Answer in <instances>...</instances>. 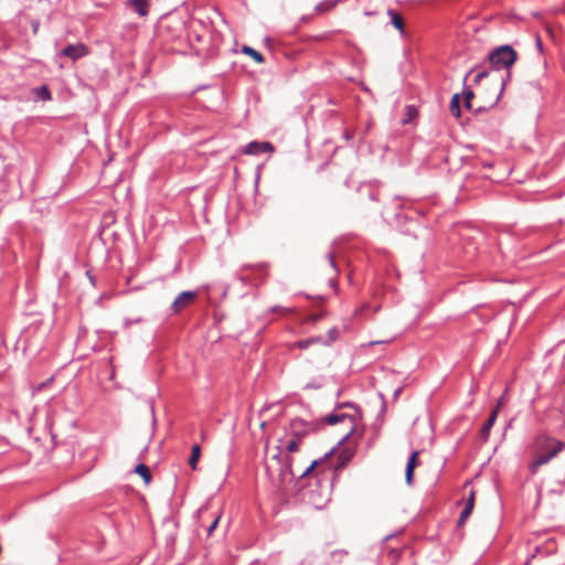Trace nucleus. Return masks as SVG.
<instances>
[{
  "mask_svg": "<svg viewBox=\"0 0 565 565\" xmlns=\"http://www.w3.org/2000/svg\"><path fill=\"white\" fill-rule=\"evenodd\" d=\"M323 422L329 425L340 424L343 426L344 435L339 441V445L342 446L339 452L340 462L337 467H344L353 458L355 447L363 436V429L360 428L355 416L341 412L327 415Z\"/></svg>",
  "mask_w": 565,
  "mask_h": 565,
  "instance_id": "nucleus-1",
  "label": "nucleus"
},
{
  "mask_svg": "<svg viewBox=\"0 0 565 565\" xmlns=\"http://www.w3.org/2000/svg\"><path fill=\"white\" fill-rule=\"evenodd\" d=\"M564 448L565 444L563 441L550 437L544 438V440L539 445V454L531 463L532 472H535L539 467L550 462Z\"/></svg>",
  "mask_w": 565,
  "mask_h": 565,
  "instance_id": "nucleus-2",
  "label": "nucleus"
},
{
  "mask_svg": "<svg viewBox=\"0 0 565 565\" xmlns=\"http://www.w3.org/2000/svg\"><path fill=\"white\" fill-rule=\"evenodd\" d=\"M489 61L495 71L505 70L516 61V52L511 45H501L489 54Z\"/></svg>",
  "mask_w": 565,
  "mask_h": 565,
  "instance_id": "nucleus-3",
  "label": "nucleus"
},
{
  "mask_svg": "<svg viewBox=\"0 0 565 565\" xmlns=\"http://www.w3.org/2000/svg\"><path fill=\"white\" fill-rule=\"evenodd\" d=\"M275 150L274 146L267 141H252L245 146L244 153L249 156H257L262 152L273 153Z\"/></svg>",
  "mask_w": 565,
  "mask_h": 565,
  "instance_id": "nucleus-4",
  "label": "nucleus"
},
{
  "mask_svg": "<svg viewBox=\"0 0 565 565\" xmlns=\"http://www.w3.org/2000/svg\"><path fill=\"white\" fill-rule=\"evenodd\" d=\"M60 54L76 61L83 56H86L88 54V49L82 43L71 44L64 47Z\"/></svg>",
  "mask_w": 565,
  "mask_h": 565,
  "instance_id": "nucleus-5",
  "label": "nucleus"
},
{
  "mask_svg": "<svg viewBox=\"0 0 565 565\" xmlns=\"http://www.w3.org/2000/svg\"><path fill=\"white\" fill-rule=\"evenodd\" d=\"M196 297V294L193 291H183L181 292L172 302V309L174 312H179L188 307Z\"/></svg>",
  "mask_w": 565,
  "mask_h": 565,
  "instance_id": "nucleus-6",
  "label": "nucleus"
},
{
  "mask_svg": "<svg viewBox=\"0 0 565 565\" xmlns=\"http://www.w3.org/2000/svg\"><path fill=\"white\" fill-rule=\"evenodd\" d=\"M498 417V408H494L489 417V419L484 423L480 430V438L482 441H487L491 431L492 426L494 425Z\"/></svg>",
  "mask_w": 565,
  "mask_h": 565,
  "instance_id": "nucleus-7",
  "label": "nucleus"
},
{
  "mask_svg": "<svg viewBox=\"0 0 565 565\" xmlns=\"http://www.w3.org/2000/svg\"><path fill=\"white\" fill-rule=\"evenodd\" d=\"M418 455H419V451L416 450V451H413L408 458L406 469H405V479H406L407 484H412L413 473H414V469L417 465Z\"/></svg>",
  "mask_w": 565,
  "mask_h": 565,
  "instance_id": "nucleus-8",
  "label": "nucleus"
},
{
  "mask_svg": "<svg viewBox=\"0 0 565 565\" xmlns=\"http://www.w3.org/2000/svg\"><path fill=\"white\" fill-rule=\"evenodd\" d=\"M127 3L140 17H146L149 12V4L147 0H129Z\"/></svg>",
  "mask_w": 565,
  "mask_h": 565,
  "instance_id": "nucleus-9",
  "label": "nucleus"
},
{
  "mask_svg": "<svg viewBox=\"0 0 565 565\" xmlns=\"http://www.w3.org/2000/svg\"><path fill=\"white\" fill-rule=\"evenodd\" d=\"M387 14L391 17V22L392 24L399 31V32H404V20L403 18L401 17V14H398L396 11L394 10H388L387 11Z\"/></svg>",
  "mask_w": 565,
  "mask_h": 565,
  "instance_id": "nucleus-10",
  "label": "nucleus"
},
{
  "mask_svg": "<svg viewBox=\"0 0 565 565\" xmlns=\"http://www.w3.org/2000/svg\"><path fill=\"white\" fill-rule=\"evenodd\" d=\"M200 456H201V448L199 445H194L192 447V450H191V456L189 458V465L191 466V468L193 470L196 469V465H198V461L200 459Z\"/></svg>",
  "mask_w": 565,
  "mask_h": 565,
  "instance_id": "nucleus-11",
  "label": "nucleus"
},
{
  "mask_svg": "<svg viewBox=\"0 0 565 565\" xmlns=\"http://www.w3.org/2000/svg\"><path fill=\"white\" fill-rule=\"evenodd\" d=\"M449 110L452 116L459 117L460 116V97L458 94H455L451 98Z\"/></svg>",
  "mask_w": 565,
  "mask_h": 565,
  "instance_id": "nucleus-12",
  "label": "nucleus"
},
{
  "mask_svg": "<svg viewBox=\"0 0 565 565\" xmlns=\"http://www.w3.org/2000/svg\"><path fill=\"white\" fill-rule=\"evenodd\" d=\"M243 53L250 56L256 63L260 64L264 62V56L256 50L249 46H243L242 49Z\"/></svg>",
  "mask_w": 565,
  "mask_h": 565,
  "instance_id": "nucleus-13",
  "label": "nucleus"
},
{
  "mask_svg": "<svg viewBox=\"0 0 565 565\" xmlns=\"http://www.w3.org/2000/svg\"><path fill=\"white\" fill-rule=\"evenodd\" d=\"M473 509V493L470 494V498L468 499L465 509L462 510L460 514V522H463L470 514Z\"/></svg>",
  "mask_w": 565,
  "mask_h": 565,
  "instance_id": "nucleus-14",
  "label": "nucleus"
},
{
  "mask_svg": "<svg viewBox=\"0 0 565 565\" xmlns=\"http://www.w3.org/2000/svg\"><path fill=\"white\" fill-rule=\"evenodd\" d=\"M341 0H326L323 2H320L317 7H316V10L319 11V12H326V11H329L331 9H333L337 3H339Z\"/></svg>",
  "mask_w": 565,
  "mask_h": 565,
  "instance_id": "nucleus-15",
  "label": "nucleus"
},
{
  "mask_svg": "<svg viewBox=\"0 0 565 565\" xmlns=\"http://www.w3.org/2000/svg\"><path fill=\"white\" fill-rule=\"evenodd\" d=\"M135 471H136V473L141 476L147 483L150 481V479H151L150 470L146 465H143V463L138 465L136 467Z\"/></svg>",
  "mask_w": 565,
  "mask_h": 565,
  "instance_id": "nucleus-16",
  "label": "nucleus"
},
{
  "mask_svg": "<svg viewBox=\"0 0 565 565\" xmlns=\"http://www.w3.org/2000/svg\"><path fill=\"white\" fill-rule=\"evenodd\" d=\"M298 449H299V437L297 435L287 441L286 450L288 452H296V451H298Z\"/></svg>",
  "mask_w": 565,
  "mask_h": 565,
  "instance_id": "nucleus-17",
  "label": "nucleus"
},
{
  "mask_svg": "<svg viewBox=\"0 0 565 565\" xmlns=\"http://www.w3.org/2000/svg\"><path fill=\"white\" fill-rule=\"evenodd\" d=\"M38 96L42 99V100H50L51 99V93L49 90V88L46 86H41L39 89H38Z\"/></svg>",
  "mask_w": 565,
  "mask_h": 565,
  "instance_id": "nucleus-18",
  "label": "nucleus"
},
{
  "mask_svg": "<svg viewBox=\"0 0 565 565\" xmlns=\"http://www.w3.org/2000/svg\"><path fill=\"white\" fill-rule=\"evenodd\" d=\"M316 341H318V340L317 339L300 340V341L296 342L295 345L301 350H305V349L309 348V345Z\"/></svg>",
  "mask_w": 565,
  "mask_h": 565,
  "instance_id": "nucleus-19",
  "label": "nucleus"
},
{
  "mask_svg": "<svg viewBox=\"0 0 565 565\" xmlns=\"http://www.w3.org/2000/svg\"><path fill=\"white\" fill-rule=\"evenodd\" d=\"M463 97H465V106L467 108H470L471 107L470 102H471V98L473 97L472 90H470V89L463 90Z\"/></svg>",
  "mask_w": 565,
  "mask_h": 565,
  "instance_id": "nucleus-20",
  "label": "nucleus"
},
{
  "mask_svg": "<svg viewBox=\"0 0 565 565\" xmlns=\"http://www.w3.org/2000/svg\"><path fill=\"white\" fill-rule=\"evenodd\" d=\"M491 75V72H488V71H481V72H478L475 77H473V82L475 83H479L481 79L488 77Z\"/></svg>",
  "mask_w": 565,
  "mask_h": 565,
  "instance_id": "nucleus-21",
  "label": "nucleus"
},
{
  "mask_svg": "<svg viewBox=\"0 0 565 565\" xmlns=\"http://www.w3.org/2000/svg\"><path fill=\"white\" fill-rule=\"evenodd\" d=\"M218 521H220V516H216V518L214 519V521L212 522V524H211V525L209 526V529H207V533H209V534H211V533L216 529V526H217V524H218Z\"/></svg>",
  "mask_w": 565,
  "mask_h": 565,
  "instance_id": "nucleus-22",
  "label": "nucleus"
},
{
  "mask_svg": "<svg viewBox=\"0 0 565 565\" xmlns=\"http://www.w3.org/2000/svg\"><path fill=\"white\" fill-rule=\"evenodd\" d=\"M317 465V461H313L307 469L306 471L302 473V476H307Z\"/></svg>",
  "mask_w": 565,
  "mask_h": 565,
  "instance_id": "nucleus-23",
  "label": "nucleus"
},
{
  "mask_svg": "<svg viewBox=\"0 0 565 565\" xmlns=\"http://www.w3.org/2000/svg\"><path fill=\"white\" fill-rule=\"evenodd\" d=\"M503 404V398L501 397L498 402V405L495 408H498V411L500 409L501 405Z\"/></svg>",
  "mask_w": 565,
  "mask_h": 565,
  "instance_id": "nucleus-24",
  "label": "nucleus"
},
{
  "mask_svg": "<svg viewBox=\"0 0 565 565\" xmlns=\"http://www.w3.org/2000/svg\"><path fill=\"white\" fill-rule=\"evenodd\" d=\"M498 81L501 83V90H502L503 89V85H504V81H503L502 77H500Z\"/></svg>",
  "mask_w": 565,
  "mask_h": 565,
  "instance_id": "nucleus-25",
  "label": "nucleus"
},
{
  "mask_svg": "<svg viewBox=\"0 0 565 565\" xmlns=\"http://www.w3.org/2000/svg\"><path fill=\"white\" fill-rule=\"evenodd\" d=\"M536 43H537V47H539L540 50H542V43H541V40H540V39H537Z\"/></svg>",
  "mask_w": 565,
  "mask_h": 565,
  "instance_id": "nucleus-26",
  "label": "nucleus"
},
{
  "mask_svg": "<svg viewBox=\"0 0 565 565\" xmlns=\"http://www.w3.org/2000/svg\"><path fill=\"white\" fill-rule=\"evenodd\" d=\"M329 257H330V264H331L332 266H334V259H333V256H332V255H330Z\"/></svg>",
  "mask_w": 565,
  "mask_h": 565,
  "instance_id": "nucleus-27",
  "label": "nucleus"
}]
</instances>
